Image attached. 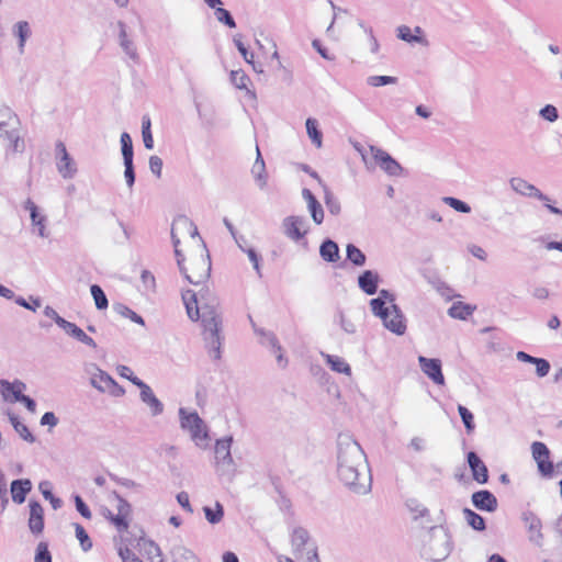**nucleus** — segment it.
Instances as JSON below:
<instances>
[{
	"label": "nucleus",
	"instance_id": "obj_1",
	"mask_svg": "<svg viewBox=\"0 0 562 562\" xmlns=\"http://www.w3.org/2000/svg\"><path fill=\"white\" fill-rule=\"evenodd\" d=\"M198 293L192 290L182 292V301L184 303L188 317L192 322L201 319L203 327V339L205 348L214 360L222 357V345L224 335L222 333L223 316L220 310V303L216 297H211L207 289H202Z\"/></svg>",
	"mask_w": 562,
	"mask_h": 562
},
{
	"label": "nucleus",
	"instance_id": "obj_2",
	"mask_svg": "<svg viewBox=\"0 0 562 562\" xmlns=\"http://www.w3.org/2000/svg\"><path fill=\"white\" fill-rule=\"evenodd\" d=\"M337 475L356 494L363 495L371 491L372 477L367 456L349 434H339L337 438Z\"/></svg>",
	"mask_w": 562,
	"mask_h": 562
},
{
	"label": "nucleus",
	"instance_id": "obj_3",
	"mask_svg": "<svg viewBox=\"0 0 562 562\" xmlns=\"http://www.w3.org/2000/svg\"><path fill=\"white\" fill-rule=\"evenodd\" d=\"M452 546L448 531L442 527L434 526L425 535L422 555L432 562L443 561L451 552Z\"/></svg>",
	"mask_w": 562,
	"mask_h": 562
},
{
	"label": "nucleus",
	"instance_id": "obj_4",
	"mask_svg": "<svg viewBox=\"0 0 562 562\" xmlns=\"http://www.w3.org/2000/svg\"><path fill=\"white\" fill-rule=\"evenodd\" d=\"M179 416L181 428L190 431L191 438L196 446L205 447L207 445L209 434L203 419L198 413H188L186 408H180Z\"/></svg>",
	"mask_w": 562,
	"mask_h": 562
},
{
	"label": "nucleus",
	"instance_id": "obj_5",
	"mask_svg": "<svg viewBox=\"0 0 562 562\" xmlns=\"http://www.w3.org/2000/svg\"><path fill=\"white\" fill-rule=\"evenodd\" d=\"M184 278L194 285L204 283L211 276V259L210 255H200L192 258L189 269L186 267Z\"/></svg>",
	"mask_w": 562,
	"mask_h": 562
},
{
	"label": "nucleus",
	"instance_id": "obj_6",
	"mask_svg": "<svg viewBox=\"0 0 562 562\" xmlns=\"http://www.w3.org/2000/svg\"><path fill=\"white\" fill-rule=\"evenodd\" d=\"M284 235L293 241H299L308 233L307 221L303 216L291 215L282 221Z\"/></svg>",
	"mask_w": 562,
	"mask_h": 562
},
{
	"label": "nucleus",
	"instance_id": "obj_7",
	"mask_svg": "<svg viewBox=\"0 0 562 562\" xmlns=\"http://www.w3.org/2000/svg\"><path fill=\"white\" fill-rule=\"evenodd\" d=\"M369 149L374 161L385 173L391 177H397L403 173L404 168L389 153L375 146H370Z\"/></svg>",
	"mask_w": 562,
	"mask_h": 562
},
{
	"label": "nucleus",
	"instance_id": "obj_8",
	"mask_svg": "<svg viewBox=\"0 0 562 562\" xmlns=\"http://www.w3.org/2000/svg\"><path fill=\"white\" fill-rule=\"evenodd\" d=\"M111 495L117 501V514L111 516V522L120 532L126 531L130 527L128 518L132 514V506L116 491H113Z\"/></svg>",
	"mask_w": 562,
	"mask_h": 562
},
{
	"label": "nucleus",
	"instance_id": "obj_9",
	"mask_svg": "<svg viewBox=\"0 0 562 562\" xmlns=\"http://www.w3.org/2000/svg\"><path fill=\"white\" fill-rule=\"evenodd\" d=\"M532 457L537 461L538 470L543 476H551L553 473V463L549 460L550 450L540 441L531 445Z\"/></svg>",
	"mask_w": 562,
	"mask_h": 562
},
{
	"label": "nucleus",
	"instance_id": "obj_10",
	"mask_svg": "<svg viewBox=\"0 0 562 562\" xmlns=\"http://www.w3.org/2000/svg\"><path fill=\"white\" fill-rule=\"evenodd\" d=\"M422 371L437 385L445 384L441 360L437 358L418 357Z\"/></svg>",
	"mask_w": 562,
	"mask_h": 562
},
{
	"label": "nucleus",
	"instance_id": "obj_11",
	"mask_svg": "<svg viewBox=\"0 0 562 562\" xmlns=\"http://www.w3.org/2000/svg\"><path fill=\"white\" fill-rule=\"evenodd\" d=\"M382 322L385 328L398 336L404 335L406 331L405 317L396 304L391 305Z\"/></svg>",
	"mask_w": 562,
	"mask_h": 562
},
{
	"label": "nucleus",
	"instance_id": "obj_12",
	"mask_svg": "<svg viewBox=\"0 0 562 562\" xmlns=\"http://www.w3.org/2000/svg\"><path fill=\"white\" fill-rule=\"evenodd\" d=\"M473 506L482 512L494 513L498 507L496 496L488 490H480L471 495Z\"/></svg>",
	"mask_w": 562,
	"mask_h": 562
},
{
	"label": "nucleus",
	"instance_id": "obj_13",
	"mask_svg": "<svg viewBox=\"0 0 562 562\" xmlns=\"http://www.w3.org/2000/svg\"><path fill=\"white\" fill-rule=\"evenodd\" d=\"M30 517L27 526L34 536H40L44 530V508L40 502L31 499L29 503Z\"/></svg>",
	"mask_w": 562,
	"mask_h": 562
},
{
	"label": "nucleus",
	"instance_id": "obj_14",
	"mask_svg": "<svg viewBox=\"0 0 562 562\" xmlns=\"http://www.w3.org/2000/svg\"><path fill=\"white\" fill-rule=\"evenodd\" d=\"M467 462L472 472L473 480L479 484H486L488 482V470L479 454L474 451L468 452Z\"/></svg>",
	"mask_w": 562,
	"mask_h": 562
},
{
	"label": "nucleus",
	"instance_id": "obj_15",
	"mask_svg": "<svg viewBox=\"0 0 562 562\" xmlns=\"http://www.w3.org/2000/svg\"><path fill=\"white\" fill-rule=\"evenodd\" d=\"M509 184H510V188L518 194L536 198L540 201H550L549 196L543 194L538 188H536L533 184L527 182L522 178H518V177L512 178L509 180Z\"/></svg>",
	"mask_w": 562,
	"mask_h": 562
},
{
	"label": "nucleus",
	"instance_id": "obj_16",
	"mask_svg": "<svg viewBox=\"0 0 562 562\" xmlns=\"http://www.w3.org/2000/svg\"><path fill=\"white\" fill-rule=\"evenodd\" d=\"M57 150L61 154L59 161L57 162V169L63 178L71 179L77 172V168L70 155L68 154L64 143L58 142L56 145Z\"/></svg>",
	"mask_w": 562,
	"mask_h": 562
},
{
	"label": "nucleus",
	"instance_id": "obj_17",
	"mask_svg": "<svg viewBox=\"0 0 562 562\" xmlns=\"http://www.w3.org/2000/svg\"><path fill=\"white\" fill-rule=\"evenodd\" d=\"M521 519L528 530L530 541L539 543L542 539L541 520L536 514L529 510L522 513Z\"/></svg>",
	"mask_w": 562,
	"mask_h": 562
},
{
	"label": "nucleus",
	"instance_id": "obj_18",
	"mask_svg": "<svg viewBox=\"0 0 562 562\" xmlns=\"http://www.w3.org/2000/svg\"><path fill=\"white\" fill-rule=\"evenodd\" d=\"M302 198L307 203V210L314 223L321 225L324 221V210L322 204L310 189L304 188L302 190Z\"/></svg>",
	"mask_w": 562,
	"mask_h": 562
},
{
	"label": "nucleus",
	"instance_id": "obj_19",
	"mask_svg": "<svg viewBox=\"0 0 562 562\" xmlns=\"http://www.w3.org/2000/svg\"><path fill=\"white\" fill-rule=\"evenodd\" d=\"M380 276L373 270H364L358 277V286L367 295H373L378 292Z\"/></svg>",
	"mask_w": 562,
	"mask_h": 562
},
{
	"label": "nucleus",
	"instance_id": "obj_20",
	"mask_svg": "<svg viewBox=\"0 0 562 562\" xmlns=\"http://www.w3.org/2000/svg\"><path fill=\"white\" fill-rule=\"evenodd\" d=\"M32 490V482L30 479H18L11 482L10 492L12 501L15 504H23L27 494Z\"/></svg>",
	"mask_w": 562,
	"mask_h": 562
},
{
	"label": "nucleus",
	"instance_id": "obj_21",
	"mask_svg": "<svg viewBox=\"0 0 562 562\" xmlns=\"http://www.w3.org/2000/svg\"><path fill=\"white\" fill-rule=\"evenodd\" d=\"M61 329L69 335L70 337L75 338L76 340L80 341L81 344L91 347L97 348L95 341L88 336L80 327H78L75 323H71L67 321Z\"/></svg>",
	"mask_w": 562,
	"mask_h": 562
},
{
	"label": "nucleus",
	"instance_id": "obj_22",
	"mask_svg": "<svg viewBox=\"0 0 562 562\" xmlns=\"http://www.w3.org/2000/svg\"><path fill=\"white\" fill-rule=\"evenodd\" d=\"M95 373L91 376V385L101 392H106L110 385H115V380L105 371L94 367Z\"/></svg>",
	"mask_w": 562,
	"mask_h": 562
},
{
	"label": "nucleus",
	"instance_id": "obj_23",
	"mask_svg": "<svg viewBox=\"0 0 562 562\" xmlns=\"http://www.w3.org/2000/svg\"><path fill=\"white\" fill-rule=\"evenodd\" d=\"M319 255L326 262H336L339 257V247L336 241L326 238L319 247Z\"/></svg>",
	"mask_w": 562,
	"mask_h": 562
},
{
	"label": "nucleus",
	"instance_id": "obj_24",
	"mask_svg": "<svg viewBox=\"0 0 562 562\" xmlns=\"http://www.w3.org/2000/svg\"><path fill=\"white\" fill-rule=\"evenodd\" d=\"M251 173L259 186L260 189H263L267 184V172H266V164L265 160L259 151V148L257 147V158L255 160V164L251 168Z\"/></svg>",
	"mask_w": 562,
	"mask_h": 562
},
{
	"label": "nucleus",
	"instance_id": "obj_25",
	"mask_svg": "<svg viewBox=\"0 0 562 562\" xmlns=\"http://www.w3.org/2000/svg\"><path fill=\"white\" fill-rule=\"evenodd\" d=\"M233 442V437H227L224 439H220L215 445V456L217 460H221L224 463H233V458L231 453V446Z\"/></svg>",
	"mask_w": 562,
	"mask_h": 562
},
{
	"label": "nucleus",
	"instance_id": "obj_26",
	"mask_svg": "<svg viewBox=\"0 0 562 562\" xmlns=\"http://www.w3.org/2000/svg\"><path fill=\"white\" fill-rule=\"evenodd\" d=\"M140 400L149 406L154 416L164 412V404L156 397L149 385L140 392Z\"/></svg>",
	"mask_w": 562,
	"mask_h": 562
},
{
	"label": "nucleus",
	"instance_id": "obj_27",
	"mask_svg": "<svg viewBox=\"0 0 562 562\" xmlns=\"http://www.w3.org/2000/svg\"><path fill=\"white\" fill-rule=\"evenodd\" d=\"M476 306L463 302H454L448 310V315L452 318L465 321L473 314Z\"/></svg>",
	"mask_w": 562,
	"mask_h": 562
},
{
	"label": "nucleus",
	"instance_id": "obj_28",
	"mask_svg": "<svg viewBox=\"0 0 562 562\" xmlns=\"http://www.w3.org/2000/svg\"><path fill=\"white\" fill-rule=\"evenodd\" d=\"M12 32H13V35L16 36L19 40L18 47H19V52L22 54L24 52L25 43L32 34L29 22L19 21L18 23H15L13 25Z\"/></svg>",
	"mask_w": 562,
	"mask_h": 562
},
{
	"label": "nucleus",
	"instance_id": "obj_29",
	"mask_svg": "<svg viewBox=\"0 0 562 562\" xmlns=\"http://www.w3.org/2000/svg\"><path fill=\"white\" fill-rule=\"evenodd\" d=\"M179 226L192 229V233H191L192 236L198 235L196 226L187 216H183V215L179 216L178 218H176L173 221L172 227H171V240H172V245L175 248H178V246L180 245V239L177 237V235L175 233Z\"/></svg>",
	"mask_w": 562,
	"mask_h": 562
},
{
	"label": "nucleus",
	"instance_id": "obj_30",
	"mask_svg": "<svg viewBox=\"0 0 562 562\" xmlns=\"http://www.w3.org/2000/svg\"><path fill=\"white\" fill-rule=\"evenodd\" d=\"M172 562H199L196 555L182 544L173 546L170 550Z\"/></svg>",
	"mask_w": 562,
	"mask_h": 562
},
{
	"label": "nucleus",
	"instance_id": "obj_31",
	"mask_svg": "<svg viewBox=\"0 0 562 562\" xmlns=\"http://www.w3.org/2000/svg\"><path fill=\"white\" fill-rule=\"evenodd\" d=\"M231 82L234 87L239 90H247V94L251 98H256L255 92L248 89V83L250 82V78L243 70H232L231 71Z\"/></svg>",
	"mask_w": 562,
	"mask_h": 562
},
{
	"label": "nucleus",
	"instance_id": "obj_32",
	"mask_svg": "<svg viewBox=\"0 0 562 562\" xmlns=\"http://www.w3.org/2000/svg\"><path fill=\"white\" fill-rule=\"evenodd\" d=\"M9 420L13 426L14 430L27 442L33 443L35 441L34 435L29 430L27 426L20 422L16 415L8 413Z\"/></svg>",
	"mask_w": 562,
	"mask_h": 562
},
{
	"label": "nucleus",
	"instance_id": "obj_33",
	"mask_svg": "<svg viewBox=\"0 0 562 562\" xmlns=\"http://www.w3.org/2000/svg\"><path fill=\"white\" fill-rule=\"evenodd\" d=\"M462 513L468 525L474 530L484 531L486 529L485 519L480 514L470 508H464Z\"/></svg>",
	"mask_w": 562,
	"mask_h": 562
},
{
	"label": "nucleus",
	"instance_id": "obj_34",
	"mask_svg": "<svg viewBox=\"0 0 562 562\" xmlns=\"http://www.w3.org/2000/svg\"><path fill=\"white\" fill-rule=\"evenodd\" d=\"M310 535L308 531L302 527H297L292 533V546L296 552H302L305 546L308 543Z\"/></svg>",
	"mask_w": 562,
	"mask_h": 562
},
{
	"label": "nucleus",
	"instance_id": "obj_35",
	"mask_svg": "<svg viewBox=\"0 0 562 562\" xmlns=\"http://www.w3.org/2000/svg\"><path fill=\"white\" fill-rule=\"evenodd\" d=\"M326 363L335 372L344 373L347 375L351 374L350 366L342 358H340L338 356L326 355Z\"/></svg>",
	"mask_w": 562,
	"mask_h": 562
},
{
	"label": "nucleus",
	"instance_id": "obj_36",
	"mask_svg": "<svg viewBox=\"0 0 562 562\" xmlns=\"http://www.w3.org/2000/svg\"><path fill=\"white\" fill-rule=\"evenodd\" d=\"M203 512L205 519L212 525L221 522L224 517V507L220 502H215L214 508L204 506Z\"/></svg>",
	"mask_w": 562,
	"mask_h": 562
},
{
	"label": "nucleus",
	"instance_id": "obj_37",
	"mask_svg": "<svg viewBox=\"0 0 562 562\" xmlns=\"http://www.w3.org/2000/svg\"><path fill=\"white\" fill-rule=\"evenodd\" d=\"M324 190V202L329 213L333 215H338L341 211V205L339 200L333 194L327 184H323Z\"/></svg>",
	"mask_w": 562,
	"mask_h": 562
},
{
	"label": "nucleus",
	"instance_id": "obj_38",
	"mask_svg": "<svg viewBox=\"0 0 562 562\" xmlns=\"http://www.w3.org/2000/svg\"><path fill=\"white\" fill-rule=\"evenodd\" d=\"M305 126H306V132H307V135L308 137L311 138L312 143L316 146V147H321L322 146V132L318 130V123H317V120L316 119H313V117H308L305 122Z\"/></svg>",
	"mask_w": 562,
	"mask_h": 562
},
{
	"label": "nucleus",
	"instance_id": "obj_39",
	"mask_svg": "<svg viewBox=\"0 0 562 562\" xmlns=\"http://www.w3.org/2000/svg\"><path fill=\"white\" fill-rule=\"evenodd\" d=\"M347 260L351 261L357 267H362L366 263L367 257L361 249L353 244H348L346 247Z\"/></svg>",
	"mask_w": 562,
	"mask_h": 562
},
{
	"label": "nucleus",
	"instance_id": "obj_40",
	"mask_svg": "<svg viewBox=\"0 0 562 562\" xmlns=\"http://www.w3.org/2000/svg\"><path fill=\"white\" fill-rule=\"evenodd\" d=\"M38 488L44 496L45 499L49 501L52 507L54 509H59L63 506V501L59 497H56L52 493V485L48 481H43L40 483Z\"/></svg>",
	"mask_w": 562,
	"mask_h": 562
},
{
	"label": "nucleus",
	"instance_id": "obj_41",
	"mask_svg": "<svg viewBox=\"0 0 562 562\" xmlns=\"http://www.w3.org/2000/svg\"><path fill=\"white\" fill-rule=\"evenodd\" d=\"M113 310L121 316L123 317H126V318H130L132 322L136 323V324H139V325H145V321L144 318L138 315L137 313H135L133 310H131L128 306L122 304V303H115L113 304Z\"/></svg>",
	"mask_w": 562,
	"mask_h": 562
},
{
	"label": "nucleus",
	"instance_id": "obj_42",
	"mask_svg": "<svg viewBox=\"0 0 562 562\" xmlns=\"http://www.w3.org/2000/svg\"><path fill=\"white\" fill-rule=\"evenodd\" d=\"M249 319L251 322V325H252V328L255 330L256 334L260 335L263 340H262V344H268L269 346L272 347V349L274 351H281V346L276 337V335L271 331H266L261 328H257L256 327V324L254 323L251 316H249Z\"/></svg>",
	"mask_w": 562,
	"mask_h": 562
},
{
	"label": "nucleus",
	"instance_id": "obj_43",
	"mask_svg": "<svg viewBox=\"0 0 562 562\" xmlns=\"http://www.w3.org/2000/svg\"><path fill=\"white\" fill-rule=\"evenodd\" d=\"M72 526L82 551L88 552L91 550L93 544L86 529L78 522H74Z\"/></svg>",
	"mask_w": 562,
	"mask_h": 562
},
{
	"label": "nucleus",
	"instance_id": "obj_44",
	"mask_svg": "<svg viewBox=\"0 0 562 562\" xmlns=\"http://www.w3.org/2000/svg\"><path fill=\"white\" fill-rule=\"evenodd\" d=\"M0 387L3 392H11L13 394L14 401L16 402V395H24L22 393L23 390H25L26 385L22 381L15 380L14 382H9L7 380H0Z\"/></svg>",
	"mask_w": 562,
	"mask_h": 562
},
{
	"label": "nucleus",
	"instance_id": "obj_45",
	"mask_svg": "<svg viewBox=\"0 0 562 562\" xmlns=\"http://www.w3.org/2000/svg\"><path fill=\"white\" fill-rule=\"evenodd\" d=\"M151 123L148 115H144L142 117V136L144 146L146 149H153L154 148V139L151 134Z\"/></svg>",
	"mask_w": 562,
	"mask_h": 562
},
{
	"label": "nucleus",
	"instance_id": "obj_46",
	"mask_svg": "<svg viewBox=\"0 0 562 562\" xmlns=\"http://www.w3.org/2000/svg\"><path fill=\"white\" fill-rule=\"evenodd\" d=\"M90 292L94 300L95 307L98 310H105L109 305V301L102 288L98 284H92Z\"/></svg>",
	"mask_w": 562,
	"mask_h": 562
},
{
	"label": "nucleus",
	"instance_id": "obj_47",
	"mask_svg": "<svg viewBox=\"0 0 562 562\" xmlns=\"http://www.w3.org/2000/svg\"><path fill=\"white\" fill-rule=\"evenodd\" d=\"M121 151L123 160L134 159L133 142L128 133L121 134Z\"/></svg>",
	"mask_w": 562,
	"mask_h": 562
},
{
	"label": "nucleus",
	"instance_id": "obj_48",
	"mask_svg": "<svg viewBox=\"0 0 562 562\" xmlns=\"http://www.w3.org/2000/svg\"><path fill=\"white\" fill-rule=\"evenodd\" d=\"M458 412L465 427L467 432L471 434L475 428L473 414L461 404L458 405Z\"/></svg>",
	"mask_w": 562,
	"mask_h": 562
},
{
	"label": "nucleus",
	"instance_id": "obj_49",
	"mask_svg": "<svg viewBox=\"0 0 562 562\" xmlns=\"http://www.w3.org/2000/svg\"><path fill=\"white\" fill-rule=\"evenodd\" d=\"M32 225L34 227H37V234L42 238L48 237V232L46 229V222L47 218L45 215L40 214V212L35 213L34 215H30Z\"/></svg>",
	"mask_w": 562,
	"mask_h": 562
},
{
	"label": "nucleus",
	"instance_id": "obj_50",
	"mask_svg": "<svg viewBox=\"0 0 562 562\" xmlns=\"http://www.w3.org/2000/svg\"><path fill=\"white\" fill-rule=\"evenodd\" d=\"M215 18L220 23H223L229 29L236 27V22L231 14V12L224 8H216V11H214Z\"/></svg>",
	"mask_w": 562,
	"mask_h": 562
},
{
	"label": "nucleus",
	"instance_id": "obj_51",
	"mask_svg": "<svg viewBox=\"0 0 562 562\" xmlns=\"http://www.w3.org/2000/svg\"><path fill=\"white\" fill-rule=\"evenodd\" d=\"M442 202L447 205H449L450 207H452L453 210H456L457 212H460V213H470L471 212V206L465 203L464 201H461L457 198H453V196H445L442 198Z\"/></svg>",
	"mask_w": 562,
	"mask_h": 562
},
{
	"label": "nucleus",
	"instance_id": "obj_52",
	"mask_svg": "<svg viewBox=\"0 0 562 562\" xmlns=\"http://www.w3.org/2000/svg\"><path fill=\"white\" fill-rule=\"evenodd\" d=\"M397 82L396 77L392 76H370L367 79V83L371 87H382L386 85H395Z\"/></svg>",
	"mask_w": 562,
	"mask_h": 562
},
{
	"label": "nucleus",
	"instance_id": "obj_53",
	"mask_svg": "<svg viewBox=\"0 0 562 562\" xmlns=\"http://www.w3.org/2000/svg\"><path fill=\"white\" fill-rule=\"evenodd\" d=\"M370 306L372 310V313L380 317L381 319L386 315V313L390 311L391 307H386V304L383 300L374 297L370 300Z\"/></svg>",
	"mask_w": 562,
	"mask_h": 562
},
{
	"label": "nucleus",
	"instance_id": "obj_54",
	"mask_svg": "<svg viewBox=\"0 0 562 562\" xmlns=\"http://www.w3.org/2000/svg\"><path fill=\"white\" fill-rule=\"evenodd\" d=\"M35 562H52V554L48 550V544L46 542H40L36 547Z\"/></svg>",
	"mask_w": 562,
	"mask_h": 562
},
{
	"label": "nucleus",
	"instance_id": "obj_55",
	"mask_svg": "<svg viewBox=\"0 0 562 562\" xmlns=\"http://www.w3.org/2000/svg\"><path fill=\"white\" fill-rule=\"evenodd\" d=\"M120 46L130 59H132L136 64L139 61V55L137 53L136 45L132 40L120 42Z\"/></svg>",
	"mask_w": 562,
	"mask_h": 562
},
{
	"label": "nucleus",
	"instance_id": "obj_56",
	"mask_svg": "<svg viewBox=\"0 0 562 562\" xmlns=\"http://www.w3.org/2000/svg\"><path fill=\"white\" fill-rule=\"evenodd\" d=\"M397 36L407 43H420L423 41L422 37L413 35L411 27L406 25H402L397 29Z\"/></svg>",
	"mask_w": 562,
	"mask_h": 562
},
{
	"label": "nucleus",
	"instance_id": "obj_57",
	"mask_svg": "<svg viewBox=\"0 0 562 562\" xmlns=\"http://www.w3.org/2000/svg\"><path fill=\"white\" fill-rule=\"evenodd\" d=\"M0 512H4L8 504H9V498H8V488H7V480H5V476L3 474V472L0 470Z\"/></svg>",
	"mask_w": 562,
	"mask_h": 562
},
{
	"label": "nucleus",
	"instance_id": "obj_58",
	"mask_svg": "<svg viewBox=\"0 0 562 562\" xmlns=\"http://www.w3.org/2000/svg\"><path fill=\"white\" fill-rule=\"evenodd\" d=\"M539 115L548 121V122H555L559 119V112L558 109L552 104L544 105L540 111Z\"/></svg>",
	"mask_w": 562,
	"mask_h": 562
},
{
	"label": "nucleus",
	"instance_id": "obj_59",
	"mask_svg": "<svg viewBox=\"0 0 562 562\" xmlns=\"http://www.w3.org/2000/svg\"><path fill=\"white\" fill-rule=\"evenodd\" d=\"M74 502L76 509L78 513L86 519H90L92 517V513L89 508V506L86 504V502L82 499V497L78 494L74 495Z\"/></svg>",
	"mask_w": 562,
	"mask_h": 562
},
{
	"label": "nucleus",
	"instance_id": "obj_60",
	"mask_svg": "<svg viewBox=\"0 0 562 562\" xmlns=\"http://www.w3.org/2000/svg\"><path fill=\"white\" fill-rule=\"evenodd\" d=\"M124 162V177L128 188H132L135 183V169L133 159L123 160Z\"/></svg>",
	"mask_w": 562,
	"mask_h": 562
},
{
	"label": "nucleus",
	"instance_id": "obj_61",
	"mask_svg": "<svg viewBox=\"0 0 562 562\" xmlns=\"http://www.w3.org/2000/svg\"><path fill=\"white\" fill-rule=\"evenodd\" d=\"M32 303H29L23 296H16L15 303L26 310L35 312L41 306V300L38 297L30 296Z\"/></svg>",
	"mask_w": 562,
	"mask_h": 562
},
{
	"label": "nucleus",
	"instance_id": "obj_62",
	"mask_svg": "<svg viewBox=\"0 0 562 562\" xmlns=\"http://www.w3.org/2000/svg\"><path fill=\"white\" fill-rule=\"evenodd\" d=\"M233 42H234L236 48L238 49V52L240 53V55L243 56V58L245 59V61L247 64H252L254 54L248 52V49L246 48L244 43L240 41L238 35L234 36Z\"/></svg>",
	"mask_w": 562,
	"mask_h": 562
},
{
	"label": "nucleus",
	"instance_id": "obj_63",
	"mask_svg": "<svg viewBox=\"0 0 562 562\" xmlns=\"http://www.w3.org/2000/svg\"><path fill=\"white\" fill-rule=\"evenodd\" d=\"M406 505L412 513L417 514L415 518L423 517L428 514V509L424 507L420 503H418V501L416 499H408Z\"/></svg>",
	"mask_w": 562,
	"mask_h": 562
},
{
	"label": "nucleus",
	"instance_id": "obj_64",
	"mask_svg": "<svg viewBox=\"0 0 562 562\" xmlns=\"http://www.w3.org/2000/svg\"><path fill=\"white\" fill-rule=\"evenodd\" d=\"M162 159L158 156H150L149 157V169L150 171L157 177H161V170H162Z\"/></svg>",
	"mask_w": 562,
	"mask_h": 562
}]
</instances>
